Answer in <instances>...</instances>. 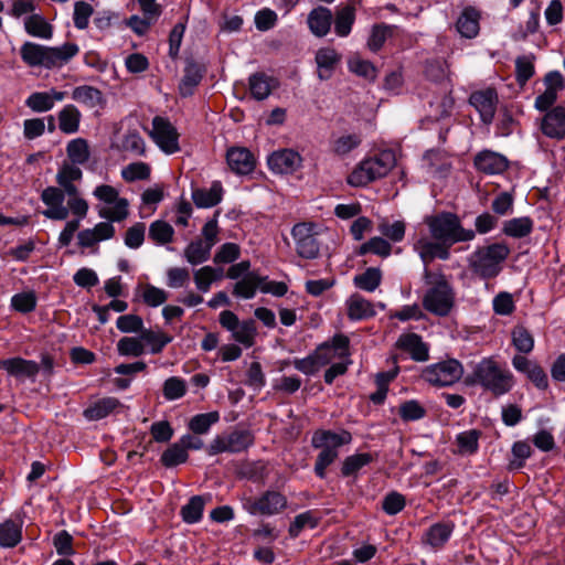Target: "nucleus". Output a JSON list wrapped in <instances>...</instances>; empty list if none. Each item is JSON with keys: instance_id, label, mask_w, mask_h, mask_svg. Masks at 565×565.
Wrapping results in <instances>:
<instances>
[{"instance_id": "1", "label": "nucleus", "mask_w": 565, "mask_h": 565, "mask_svg": "<svg viewBox=\"0 0 565 565\" xmlns=\"http://www.w3.org/2000/svg\"><path fill=\"white\" fill-rule=\"evenodd\" d=\"M93 195L98 201L96 205L98 216L106 221L78 232V245L84 248L95 247L99 242L113 238L116 233L113 223L121 222L129 215V201L120 196L116 188L100 184L94 189Z\"/></svg>"}, {"instance_id": "2", "label": "nucleus", "mask_w": 565, "mask_h": 565, "mask_svg": "<svg viewBox=\"0 0 565 565\" xmlns=\"http://www.w3.org/2000/svg\"><path fill=\"white\" fill-rule=\"evenodd\" d=\"M46 209L42 214L53 221H64L70 213L83 220L88 212V203L84 200L74 182L47 186L41 193Z\"/></svg>"}, {"instance_id": "3", "label": "nucleus", "mask_w": 565, "mask_h": 565, "mask_svg": "<svg viewBox=\"0 0 565 565\" xmlns=\"http://www.w3.org/2000/svg\"><path fill=\"white\" fill-rule=\"evenodd\" d=\"M424 282L427 286L423 297L424 308L438 317L448 316L455 306L456 294L446 276L425 268Z\"/></svg>"}, {"instance_id": "4", "label": "nucleus", "mask_w": 565, "mask_h": 565, "mask_svg": "<svg viewBox=\"0 0 565 565\" xmlns=\"http://www.w3.org/2000/svg\"><path fill=\"white\" fill-rule=\"evenodd\" d=\"M352 441V435L345 429L339 431L319 429L311 437V446L320 449L315 463V473L326 478L327 468L339 457V449Z\"/></svg>"}, {"instance_id": "5", "label": "nucleus", "mask_w": 565, "mask_h": 565, "mask_svg": "<svg viewBox=\"0 0 565 565\" xmlns=\"http://www.w3.org/2000/svg\"><path fill=\"white\" fill-rule=\"evenodd\" d=\"M509 254L510 249L503 243L479 246L467 257V264L475 276L487 280L501 273Z\"/></svg>"}, {"instance_id": "6", "label": "nucleus", "mask_w": 565, "mask_h": 565, "mask_svg": "<svg viewBox=\"0 0 565 565\" xmlns=\"http://www.w3.org/2000/svg\"><path fill=\"white\" fill-rule=\"evenodd\" d=\"M396 164L393 150L386 149L362 160L348 177L353 186H364L370 182L384 178Z\"/></svg>"}, {"instance_id": "7", "label": "nucleus", "mask_w": 565, "mask_h": 565, "mask_svg": "<svg viewBox=\"0 0 565 565\" xmlns=\"http://www.w3.org/2000/svg\"><path fill=\"white\" fill-rule=\"evenodd\" d=\"M429 233L435 241L452 246L456 243L472 241L475 231L461 226L460 220L452 213H439L426 218Z\"/></svg>"}, {"instance_id": "8", "label": "nucleus", "mask_w": 565, "mask_h": 565, "mask_svg": "<svg viewBox=\"0 0 565 565\" xmlns=\"http://www.w3.org/2000/svg\"><path fill=\"white\" fill-rule=\"evenodd\" d=\"M475 382L492 394L500 396L508 393L513 386V375L502 369L491 358L482 359L473 370Z\"/></svg>"}, {"instance_id": "9", "label": "nucleus", "mask_w": 565, "mask_h": 565, "mask_svg": "<svg viewBox=\"0 0 565 565\" xmlns=\"http://www.w3.org/2000/svg\"><path fill=\"white\" fill-rule=\"evenodd\" d=\"M463 375V366L456 359H448L426 366L422 372L424 381L435 386H450Z\"/></svg>"}, {"instance_id": "10", "label": "nucleus", "mask_w": 565, "mask_h": 565, "mask_svg": "<svg viewBox=\"0 0 565 565\" xmlns=\"http://www.w3.org/2000/svg\"><path fill=\"white\" fill-rule=\"evenodd\" d=\"M243 509L250 515H275L287 507V499L277 491H266L257 499L244 498Z\"/></svg>"}, {"instance_id": "11", "label": "nucleus", "mask_w": 565, "mask_h": 565, "mask_svg": "<svg viewBox=\"0 0 565 565\" xmlns=\"http://www.w3.org/2000/svg\"><path fill=\"white\" fill-rule=\"evenodd\" d=\"M297 254L306 259L318 257L320 243L318 242L316 225L312 223H298L291 230Z\"/></svg>"}, {"instance_id": "12", "label": "nucleus", "mask_w": 565, "mask_h": 565, "mask_svg": "<svg viewBox=\"0 0 565 565\" xmlns=\"http://www.w3.org/2000/svg\"><path fill=\"white\" fill-rule=\"evenodd\" d=\"M149 134L164 153L172 154L180 150L178 131L168 119L160 116L154 117Z\"/></svg>"}, {"instance_id": "13", "label": "nucleus", "mask_w": 565, "mask_h": 565, "mask_svg": "<svg viewBox=\"0 0 565 565\" xmlns=\"http://www.w3.org/2000/svg\"><path fill=\"white\" fill-rule=\"evenodd\" d=\"M469 103L478 111L483 124L490 125L492 122L498 104V94L493 88L472 93Z\"/></svg>"}, {"instance_id": "14", "label": "nucleus", "mask_w": 565, "mask_h": 565, "mask_svg": "<svg viewBox=\"0 0 565 565\" xmlns=\"http://www.w3.org/2000/svg\"><path fill=\"white\" fill-rule=\"evenodd\" d=\"M302 163L301 156L292 149H280L267 158L269 169L277 174H290L297 171Z\"/></svg>"}, {"instance_id": "15", "label": "nucleus", "mask_w": 565, "mask_h": 565, "mask_svg": "<svg viewBox=\"0 0 565 565\" xmlns=\"http://www.w3.org/2000/svg\"><path fill=\"white\" fill-rule=\"evenodd\" d=\"M0 370L19 381H33L40 371V365L35 361L15 356L0 360Z\"/></svg>"}, {"instance_id": "16", "label": "nucleus", "mask_w": 565, "mask_h": 565, "mask_svg": "<svg viewBox=\"0 0 565 565\" xmlns=\"http://www.w3.org/2000/svg\"><path fill=\"white\" fill-rule=\"evenodd\" d=\"M542 132L553 139L565 137V108L556 106L547 111L541 120Z\"/></svg>"}, {"instance_id": "17", "label": "nucleus", "mask_w": 565, "mask_h": 565, "mask_svg": "<svg viewBox=\"0 0 565 565\" xmlns=\"http://www.w3.org/2000/svg\"><path fill=\"white\" fill-rule=\"evenodd\" d=\"M449 247L444 243L433 242L428 238H420L414 245L415 250L424 263V269H428L427 264L435 258L447 260L450 257Z\"/></svg>"}, {"instance_id": "18", "label": "nucleus", "mask_w": 565, "mask_h": 565, "mask_svg": "<svg viewBox=\"0 0 565 565\" xmlns=\"http://www.w3.org/2000/svg\"><path fill=\"white\" fill-rule=\"evenodd\" d=\"M21 58L29 66L52 67L50 47L33 42H25L20 50Z\"/></svg>"}, {"instance_id": "19", "label": "nucleus", "mask_w": 565, "mask_h": 565, "mask_svg": "<svg viewBox=\"0 0 565 565\" xmlns=\"http://www.w3.org/2000/svg\"><path fill=\"white\" fill-rule=\"evenodd\" d=\"M226 161L230 169L237 174H248L255 168V159L246 148L233 147L227 150Z\"/></svg>"}, {"instance_id": "20", "label": "nucleus", "mask_w": 565, "mask_h": 565, "mask_svg": "<svg viewBox=\"0 0 565 565\" xmlns=\"http://www.w3.org/2000/svg\"><path fill=\"white\" fill-rule=\"evenodd\" d=\"M475 166L483 173L500 174L507 170L508 160L498 152L483 150L476 156Z\"/></svg>"}, {"instance_id": "21", "label": "nucleus", "mask_w": 565, "mask_h": 565, "mask_svg": "<svg viewBox=\"0 0 565 565\" xmlns=\"http://www.w3.org/2000/svg\"><path fill=\"white\" fill-rule=\"evenodd\" d=\"M332 12L326 7H317L312 9L307 18L308 28L311 33L318 38L326 36L332 24Z\"/></svg>"}, {"instance_id": "22", "label": "nucleus", "mask_w": 565, "mask_h": 565, "mask_svg": "<svg viewBox=\"0 0 565 565\" xmlns=\"http://www.w3.org/2000/svg\"><path fill=\"white\" fill-rule=\"evenodd\" d=\"M341 61V54L333 47H321L316 53L318 76L320 79H329Z\"/></svg>"}, {"instance_id": "23", "label": "nucleus", "mask_w": 565, "mask_h": 565, "mask_svg": "<svg viewBox=\"0 0 565 565\" xmlns=\"http://www.w3.org/2000/svg\"><path fill=\"white\" fill-rule=\"evenodd\" d=\"M397 347L408 352L415 361L424 362L428 360V347L416 333L402 334L397 340Z\"/></svg>"}, {"instance_id": "24", "label": "nucleus", "mask_w": 565, "mask_h": 565, "mask_svg": "<svg viewBox=\"0 0 565 565\" xmlns=\"http://www.w3.org/2000/svg\"><path fill=\"white\" fill-rule=\"evenodd\" d=\"M480 13L471 8H465L457 19L456 28L462 38L473 39L478 35Z\"/></svg>"}, {"instance_id": "25", "label": "nucleus", "mask_w": 565, "mask_h": 565, "mask_svg": "<svg viewBox=\"0 0 565 565\" xmlns=\"http://www.w3.org/2000/svg\"><path fill=\"white\" fill-rule=\"evenodd\" d=\"M454 531L452 522H438L429 526L423 536V542L433 548L444 546Z\"/></svg>"}, {"instance_id": "26", "label": "nucleus", "mask_w": 565, "mask_h": 565, "mask_svg": "<svg viewBox=\"0 0 565 565\" xmlns=\"http://www.w3.org/2000/svg\"><path fill=\"white\" fill-rule=\"evenodd\" d=\"M23 23L26 33L31 36L50 40L53 35L52 25L41 14L32 13L26 15Z\"/></svg>"}, {"instance_id": "27", "label": "nucleus", "mask_w": 565, "mask_h": 565, "mask_svg": "<svg viewBox=\"0 0 565 565\" xmlns=\"http://www.w3.org/2000/svg\"><path fill=\"white\" fill-rule=\"evenodd\" d=\"M276 86L277 82L275 78L264 73H256L249 77V90L257 100L266 99Z\"/></svg>"}, {"instance_id": "28", "label": "nucleus", "mask_w": 565, "mask_h": 565, "mask_svg": "<svg viewBox=\"0 0 565 565\" xmlns=\"http://www.w3.org/2000/svg\"><path fill=\"white\" fill-rule=\"evenodd\" d=\"M345 305L351 320H363L375 315L373 305L358 294L352 295Z\"/></svg>"}, {"instance_id": "29", "label": "nucleus", "mask_w": 565, "mask_h": 565, "mask_svg": "<svg viewBox=\"0 0 565 565\" xmlns=\"http://www.w3.org/2000/svg\"><path fill=\"white\" fill-rule=\"evenodd\" d=\"M362 142L359 134H343L334 136L330 141V151L337 157H345L356 149Z\"/></svg>"}, {"instance_id": "30", "label": "nucleus", "mask_w": 565, "mask_h": 565, "mask_svg": "<svg viewBox=\"0 0 565 565\" xmlns=\"http://www.w3.org/2000/svg\"><path fill=\"white\" fill-rule=\"evenodd\" d=\"M119 151L128 152L132 156L142 157L146 154V142L137 130L126 131L120 141L116 145Z\"/></svg>"}, {"instance_id": "31", "label": "nucleus", "mask_w": 565, "mask_h": 565, "mask_svg": "<svg viewBox=\"0 0 565 565\" xmlns=\"http://www.w3.org/2000/svg\"><path fill=\"white\" fill-rule=\"evenodd\" d=\"M262 277L256 273L247 274L238 279L233 288V295L243 298L252 299L256 295L257 289H260Z\"/></svg>"}, {"instance_id": "32", "label": "nucleus", "mask_w": 565, "mask_h": 565, "mask_svg": "<svg viewBox=\"0 0 565 565\" xmlns=\"http://www.w3.org/2000/svg\"><path fill=\"white\" fill-rule=\"evenodd\" d=\"M481 431L477 429H468L456 436L457 454L460 456L475 455L479 449V439Z\"/></svg>"}, {"instance_id": "33", "label": "nucleus", "mask_w": 565, "mask_h": 565, "mask_svg": "<svg viewBox=\"0 0 565 565\" xmlns=\"http://www.w3.org/2000/svg\"><path fill=\"white\" fill-rule=\"evenodd\" d=\"M331 361V356L323 354V349H317L316 353L303 359H297L294 362L296 370L306 374H315L319 366L328 364Z\"/></svg>"}, {"instance_id": "34", "label": "nucleus", "mask_w": 565, "mask_h": 565, "mask_svg": "<svg viewBox=\"0 0 565 565\" xmlns=\"http://www.w3.org/2000/svg\"><path fill=\"white\" fill-rule=\"evenodd\" d=\"M355 21V10L352 6L347 4L335 12L334 32L338 36L345 38L351 33L352 25Z\"/></svg>"}, {"instance_id": "35", "label": "nucleus", "mask_w": 565, "mask_h": 565, "mask_svg": "<svg viewBox=\"0 0 565 565\" xmlns=\"http://www.w3.org/2000/svg\"><path fill=\"white\" fill-rule=\"evenodd\" d=\"M72 98L87 108H95L102 104L103 94L93 86L82 85L73 89Z\"/></svg>"}, {"instance_id": "36", "label": "nucleus", "mask_w": 565, "mask_h": 565, "mask_svg": "<svg viewBox=\"0 0 565 565\" xmlns=\"http://www.w3.org/2000/svg\"><path fill=\"white\" fill-rule=\"evenodd\" d=\"M212 247L203 239L192 241L183 252L186 262L193 266L205 263L211 256Z\"/></svg>"}, {"instance_id": "37", "label": "nucleus", "mask_w": 565, "mask_h": 565, "mask_svg": "<svg viewBox=\"0 0 565 565\" xmlns=\"http://www.w3.org/2000/svg\"><path fill=\"white\" fill-rule=\"evenodd\" d=\"M348 68L351 73L367 82H374L377 77L376 67L370 61L362 58L360 55L349 57Z\"/></svg>"}, {"instance_id": "38", "label": "nucleus", "mask_w": 565, "mask_h": 565, "mask_svg": "<svg viewBox=\"0 0 565 565\" xmlns=\"http://www.w3.org/2000/svg\"><path fill=\"white\" fill-rule=\"evenodd\" d=\"M81 113L72 104L66 105L58 114V127L64 134H75L79 128Z\"/></svg>"}, {"instance_id": "39", "label": "nucleus", "mask_w": 565, "mask_h": 565, "mask_svg": "<svg viewBox=\"0 0 565 565\" xmlns=\"http://www.w3.org/2000/svg\"><path fill=\"white\" fill-rule=\"evenodd\" d=\"M119 406V401L115 397H105L97 401L94 405L84 411V416L89 420H99L107 417Z\"/></svg>"}, {"instance_id": "40", "label": "nucleus", "mask_w": 565, "mask_h": 565, "mask_svg": "<svg viewBox=\"0 0 565 565\" xmlns=\"http://www.w3.org/2000/svg\"><path fill=\"white\" fill-rule=\"evenodd\" d=\"M202 76L201 67L195 63H189L179 84L180 94L184 97L192 95L194 87L199 85Z\"/></svg>"}, {"instance_id": "41", "label": "nucleus", "mask_w": 565, "mask_h": 565, "mask_svg": "<svg viewBox=\"0 0 565 565\" xmlns=\"http://www.w3.org/2000/svg\"><path fill=\"white\" fill-rule=\"evenodd\" d=\"M192 196L199 207H212L222 200V184L213 182L209 190H195Z\"/></svg>"}, {"instance_id": "42", "label": "nucleus", "mask_w": 565, "mask_h": 565, "mask_svg": "<svg viewBox=\"0 0 565 565\" xmlns=\"http://www.w3.org/2000/svg\"><path fill=\"white\" fill-rule=\"evenodd\" d=\"M349 338L344 334H337L332 338L331 342L323 343L319 349H323V354L342 360H350Z\"/></svg>"}, {"instance_id": "43", "label": "nucleus", "mask_w": 565, "mask_h": 565, "mask_svg": "<svg viewBox=\"0 0 565 565\" xmlns=\"http://www.w3.org/2000/svg\"><path fill=\"white\" fill-rule=\"evenodd\" d=\"M532 228L533 221L530 217H514L504 222L503 233L510 237L521 238L529 235Z\"/></svg>"}, {"instance_id": "44", "label": "nucleus", "mask_w": 565, "mask_h": 565, "mask_svg": "<svg viewBox=\"0 0 565 565\" xmlns=\"http://www.w3.org/2000/svg\"><path fill=\"white\" fill-rule=\"evenodd\" d=\"M136 295L140 296L149 307H159L168 299V292L153 285L147 284L136 288Z\"/></svg>"}, {"instance_id": "45", "label": "nucleus", "mask_w": 565, "mask_h": 565, "mask_svg": "<svg viewBox=\"0 0 565 565\" xmlns=\"http://www.w3.org/2000/svg\"><path fill=\"white\" fill-rule=\"evenodd\" d=\"M231 333L236 342L241 343L245 348H250L255 343L257 333L256 323L252 319L241 321V323Z\"/></svg>"}, {"instance_id": "46", "label": "nucleus", "mask_w": 565, "mask_h": 565, "mask_svg": "<svg viewBox=\"0 0 565 565\" xmlns=\"http://www.w3.org/2000/svg\"><path fill=\"white\" fill-rule=\"evenodd\" d=\"M142 343L149 345L151 354L160 353L163 348L172 341V337L162 331H153L151 329H143L141 332Z\"/></svg>"}, {"instance_id": "47", "label": "nucleus", "mask_w": 565, "mask_h": 565, "mask_svg": "<svg viewBox=\"0 0 565 565\" xmlns=\"http://www.w3.org/2000/svg\"><path fill=\"white\" fill-rule=\"evenodd\" d=\"M424 164L427 167V172L433 177H444L449 168L450 163L443 158L438 151L429 150L423 158Z\"/></svg>"}, {"instance_id": "48", "label": "nucleus", "mask_w": 565, "mask_h": 565, "mask_svg": "<svg viewBox=\"0 0 565 565\" xmlns=\"http://www.w3.org/2000/svg\"><path fill=\"white\" fill-rule=\"evenodd\" d=\"M397 28L384 23L373 25L367 39V47L372 52H377L384 45L385 41L393 35Z\"/></svg>"}, {"instance_id": "49", "label": "nucleus", "mask_w": 565, "mask_h": 565, "mask_svg": "<svg viewBox=\"0 0 565 565\" xmlns=\"http://www.w3.org/2000/svg\"><path fill=\"white\" fill-rule=\"evenodd\" d=\"M204 505L205 499L202 495L192 497L181 509L182 520L188 524L198 523L202 519Z\"/></svg>"}, {"instance_id": "50", "label": "nucleus", "mask_w": 565, "mask_h": 565, "mask_svg": "<svg viewBox=\"0 0 565 565\" xmlns=\"http://www.w3.org/2000/svg\"><path fill=\"white\" fill-rule=\"evenodd\" d=\"M67 157L74 164H84L90 157L89 147L85 139L71 140L66 147Z\"/></svg>"}, {"instance_id": "51", "label": "nucleus", "mask_w": 565, "mask_h": 565, "mask_svg": "<svg viewBox=\"0 0 565 565\" xmlns=\"http://www.w3.org/2000/svg\"><path fill=\"white\" fill-rule=\"evenodd\" d=\"M391 252V244L383 237L375 236L362 244L358 250V254L361 256L366 254H374L381 257H388Z\"/></svg>"}, {"instance_id": "52", "label": "nucleus", "mask_w": 565, "mask_h": 565, "mask_svg": "<svg viewBox=\"0 0 565 565\" xmlns=\"http://www.w3.org/2000/svg\"><path fill=\"white\" fill-rule=\"evenodd\" d=\"M220 420L218 412H210L193 416L189 423L191 431L198 435L206 434L212 425Z\"/></svg>"}, {"instance_id": "53", "label": "nucleus", "mask_w": 565, "mask_h": 565, "mask_svg": "<svg viewBox=\"0 0 565 565\" xmlns=\"http://www.w3.org/2000/svg\"><path fill=\"white\" fill-rule=\"evenodd\" d=\"M381 278V270L379 268L371 267L354 277V285L359 289L372 292L380 286Z\"/></svg>"}, {"instance_id": "54", "label": "nucleus", "mask_w": 565, "mask_h": 565, "mask_svg": "<svg viewBox=\"0 0 565 565\" xmlns=\"http://www.w3.org/2000/svg\"><path fill=\"white\" fill-rule=\"evenodd\" d=\"M117 351L122 356H140L145 353L141 334L139 337H125L117 343Z\"/></svg>"}, {"instance_id": "55", "label": "nucleus", "mask_w": 565, "mask_h": 565, "mask_svg": "<svg viewBox=\"0 0 565 565\" xmlns=\"http://www.w3.org/2000/svg\"><path fill=\"white\" fill-rule=\"evenodd\" d=\"M21 541V526L12 521L0 524V545L13 547Z\"/></svg>"}, {"instance_id": "56", "label": "nucleus", "mask_w": 565, "mask_h": 565, "mask_svg": "<svg viewBox=\"0 0 565 565\" xmlns=\"http://www.w3.org/2000/svg\"><path fill=\"white\" fill-rule=\"evenodd\" d=\"M78 45L75 43H64L61 46L50 47L52 67L61 66L67 63L72 57H74L78 53Z\"/></svg>"}, {"instance_id": "57", "label": "nucleus", "mask_w": 565, "mask_h": 565, "mask_svg": "<svg viewBox=\"0 0 565 565\" xmlns=\"http://www.w3.org/2000/svg\"><path fill=\"white\" fill-rule=\"evenodd\" d=\"M173 235V227L164 221H154L149 226V237L159 245L170 243Z\"/></svg>"}, {"instance_id": "58", "label": "nucleus", "mask_w": 565, "mask_h": 565, "mask_svg": "<svg viewBox=\"0 0 565 565\" xmlns=\"http://www.w3.org/2000/svg\"><path fill=\"white\" fill-rule=\"evenodd\" d=\"M188 386L183 379L178 376L168 377L163 383V396L167 401H175L186 394Z\"/></svg>"}, {"instance_id": "59", "label": "nucleus", "mask_w": 565, "mask_h": 565, "mask_svg": "<svg viewBox=\"0 0 565 565\" xmlns=\"http://www.w3.org/2000/svg\"><path fill=\"white\" fill-rule=\"evenodd\" d=\"M426 77L435 83H445L448 90V66L443 60H434L427 63L425 68Z\"/></svg>"}, {"instance_id": "60", "label": "nucleus", "mask_w": 565, "mask_h": 565, "mask_svg": "<svg viewBox=\"0 0 565 565\" xmlns=\"http://www.w3.org/2000/svg\"><path fill=\"white\" fill-rule=\"evenodd\" d=\"M228 452H241L246 450L254 441L248 430H234L226 435Z\"/></svg>"}, {"instance_id": "61", "label": "nucleus", "mask_w": 565, "mask_h": 565, "mask_svg": "<svg viewBox=\"0 0 565 565\" xmlns=\"http://www.w3.org/2000/svg\"><path fill=\"white\" fill-rule=\"evenodd\" d=\"M398 414L404 422H415L426 416V408L416 399L399 405Z\"/></svg>"}, {"instance_id": "62", "label": "nucleus", "mask_w": 565, "mask_h": 565, "mask_svg": "<svg viewBox=\"0 0 565 565\" xmlns=\"http://www.w3.org/2000/svg\"><path fill=\"white\" fill-rule=\"evenodd\" d=\"M371 461L372 456L366 452L349 456L342 463L341 473L344 477L355 475L360 469L369 465Z\"/></svg>"}, {"instance_id": "63", "label": "nucleus", "mask_w": 565, "mask_h": 565, "mask_svg": "<svg viewBox=\"0 0 565 565\" xmlns=\"http://www.w3.org/2000/svg\"><path fill=\"white\" fill-rule=\"evenodd\" d=\"M515 74L518 83L524 85L534 74V55L527 54L516 57Z\"/></svg>"}, {"instance_id": "64", "label": "nucleus", "mask_w": 565, "mask_h": 565, "mask_svg": "<svg viewBox=\"0 0 565 565\" xmlns=\"http://www.w3.org/2000/svg\"><path fill=\"white\" fill-rule=\"evenodd\" d=\"M512 343L521 353H530L534 347L532 334L522 326H516L512 331Z\"/></svg>"}]
</instances>
